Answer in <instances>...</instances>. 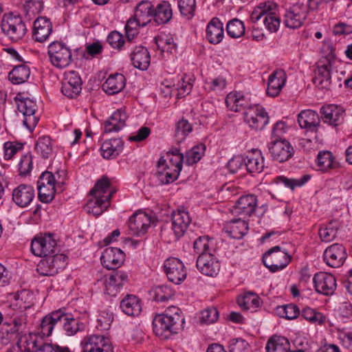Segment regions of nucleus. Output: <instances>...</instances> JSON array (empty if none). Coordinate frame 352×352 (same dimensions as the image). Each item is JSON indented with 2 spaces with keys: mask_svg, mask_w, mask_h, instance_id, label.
I'll return each mask as SVG.
<instances>
[{
  "mask_svg": "<svg viewBox=\"0 0 352 352\" xmlns=\"http://www.w3.org/2000/svg\"><path fill=\"white\" fill-rule=\"evenodd\" d=\"M85 325L72 314L66 312L65 308L53 311L45 315L41 320L39 329L43 336L49 337L54 331L63 332L65 335L74 336L78 331H84Z\"/></svg>",
  "mask_w": 352,
  "mask_h": 352,
  "instance_id": "1",
  "label": "nucleus"
},
{
  "mask_svg": "<svg viewBox=\"0 0 352 352\" xmlns=\"http://www.w3.org/2000/svg\"><path fill=\"white\" fill-rule=\"evenodd\" d=\"M109 188L110 182L108 177L102 176L89 192L92 198L88 201L85 206L89 213L99 216L107 210L110 205V200L115 192L114 190H109Z\"/></svg>",
  "mask_w": 352,
  "mask_h": 352,
  "instance_id": "2",
  "label": "nucleus"
},
{
  "mask_svg": "<svg viewBox=\"0 0 352 352\" xmlns=\"http://www.w3.org/2000/svg\"><path fill=\"white\" fill-rule=\"evenodd\" d=\"M174 310V313L168 309L165 314L156 315L153 320V332L161 339L167 340L184 328V318L179 314L178 309Z\"/></svg>",
  "mask_w": 352,
  "mask_h": 352,
  "instance_id": "3",
  "label": "nucleus"
},
{
  "mask_svg": "<svg viewBox=\"0 0 352 352\" xmlns=\"http://www.w3.org/2000/svg\"><path fill=\"white\" fill-rule=\"evenodd\" d=\"M3 32L13 42L21 40L26 34L27 28L19 16L4 14L1 23Z\"/></svg>",
  "mask_w": 352,
  "mask_h": 352,
  "instance_id": "4",
  "label": "nucleus"
},
{
  "mask_svg": "<svg viewBox=\"0 0 352 352\" xmlns=\"http://www.w3.org/2000/svg\"><path fill=\"white\" fill-rule=\"evenodd\" d=\"M14 100L16 103L17 109L21 112L24 119L23 125L30 131H32L38 122V118L35 116L37 110V105L34 100L29 98H23L18 94Z\"/></svg>",
  "mask_w": 352,
  "mask_h": 352,
  "instance_id": "5",
  "label": "nucleus"
},
{
  "mask_svg": "<svg viewBox=\"0 0 352 352\" xmlns=\"http://www.w3.org/2000/svg\"><path fill=\"white\" fill-rule=\"evenodd\" d=\"M291 261V256L278 245L268 250L263 256V262L272 272L284 269Z\"/></svg>",
  "mask_w": 352,
  "mask_h": 352,
  "instance_id": "6",
  "label": "nucleus"
},
{
  "mask_svg": "<svg viewBox=\"0 0 352 352\" xmlns=\"http://www.w3.org/2000/svg\"><path fill=\"white\" fill-rule=\"evenodd\" d=\"M48 55L52 64L58 68L68 66L72 60L70 49L63 43L54 41L48 46Z\"/></svg>",
  "mask_w": 352,
  "mask_h": 352,
  "instance_id": "7",
  "label": "nucleus"
},
{
  "mask_svg": "<svg viewBox=\"0 0 352 352\" xmlns=\"http://www.w3.org/2000/svg\"><path fill=\"white\" fill-rule=\"evenodd\" d=\"M27 349L30 352H72L67 346L57 343L45 342L42 338L36 334L25 335Z\"/></svg>",
  "mask_w": 352,
  "mask_h": 352,
  "instance_id": "8",
  "label": "nucleus"
},
{
  "mask_svg": "<svg viewBox=\"0 0 352 352\" xmlns=\"http://www.w3.org/2000/svg\"><path fill=\"white\" fill-rule=\"evenodd\" d=\"M335 55L331 52L327 56L320 60L315 70V77L313 79L316 86L321 89H329L331 85V65L334 61Z\"/></svg>",
  "mask_w": 352,
  "mask_h": 352,
  "instance_id": "9",
  "label": "nucleus"
},
{
  "mask_svg": "<svg viewBox=\"0 0 352 352\" xmlns=\"http://www.w3.org/2000/svg\"><path fill=\"white\" fill-rule=\"evenodd\" d=\"M82 352H113L109 339L102 334H93L81 342Z\"/></svg>",
  "mask_w": 352,
  "mask_h": 352,
  "instance_id": "10",
  "label": "nucleus"
},
{
  "mask_svg": "<svg viewBox=\"0 0 352 352\" xmlns=\"http://www.w3.org/2000/svg\"><path fill=\"white\" fill-rule=\"evenodd\" d=\"M56 241L52 238V235L37 236L34 238L31 243V251L37 256H46L55 254L57 251Z\"/></svg>",
  "mask_w": 352,
  "mask_h": 352,
  "instance_id": "11",
  "label": "nucleus"
},
{
  "mask_svg": "<svg viewBox=\"0 0 352 352\" xmlns=\"http://www.w3.org/2000/svg\"><path fill=\"white\" fill-rule=\"evenodd\" d=\"M243 117L250 127L255 130H262L269 122L267 113L263 107L257 104L247 109Z\"/></svg>",
  "mask_w": 352,
  "mask_h": 352,
  "instance_id": "12",
  "label": "nucleus"
},
{
  "mask_svg": "<svg viewBox=\"0 0 352 352\" xmlns=\"http://www.w3.org/2000/svg\"><path fill=\"white\" fill-rule=\"evenodd\" d=\"M272 158L278 162H284L290 159L294 153V148L285 139H275L268 144Z\"/></svg>",
  "mask_w": 352,
  "mask_h": 352,
  "instance_id": "13",
  "label": "nucleus"
},
{
  "mask_svg": "<svg viewBox=\"0 0 352 352\" xmlns=\"http://www.w3.org/2000/svg\"><path fill=\"white\" fill-rule=\"evenodd\" d=\"M82 81L79 74L71 70L65 73L61 91L69 98L77 97L82 90Z\"/></svg>",
  "mask_w": 352,
  "mask_h": 352,
  "instance_id": "14",
  "label": "nucleus"
},
{
  "mask_svg": "<svg viewBox=\"0 0 352 352\" xmlns=\"http://www.w3.org/2000/svg\"><path fill=\"white\" fill-rule=\"evenodd\" d=\"M164 271L169 281L179 285L186 278V271L184 263L177 258H170L165 261Z\"/></svg>",
  "mask_w": 352,
  "mask_h": 352,
  "instance_id": "15",
  "label": "nucleus"
},
{
  "mask_svg": "<svg viewBox=\"0 0 352 352\" xmlns=\"http://www.w3.org/2000/svg\"><path fill=\"white\" fill-rule=\"evenodd\" d=\"M191 222L189 213L184 207H179L172 213V230L177 240L183 236Z\"/></svg>",
  "mask_w": 352,
  "mask_h": 352,
  "instance_id": "16",
  "label": "nucleus"
},
{
  "mask_svg": "<svg viewBox=\"0 0 352 352\" xmlns=\"http://www.w3.org/2000/svg\"><path fill=\"white\" fill-rule=\"evenodd\" d=\"M316 291L325 296L332 295L336 289L335 276L325 272L316 273L313 278Z\"/></svg>",
  "mask_w": 352,
  "mask_h": 352,
  "instance_id": "17",
  "label": "nucleus"
},
{
  "mask_svg": "<svg viewBox=\"0 0 352 352\" xmlns=\"http://www.w3.org/2000/svg\"><path fill=\"white\" fill-rule=\"evenodd\" d=\"M181 170L179 166L177 168L168 165L164 157H161L157 162L156 175L162 184H168L178 178Z\"/></svg>",
  "mask_w": 352,
  "mask_h": 352,
  "instance_id": "18",
  "label": "nucleus"
},
{
  "mask_svg": "<svg viewBox=\"0 0 352 352\" xmlns=\"http://www.w3.org/2000/svg\"><path fill=\"white\" fill-rule=\"evenodd\" d=\"M346 255V250L342 244L334 243L324 250L323 258L329 266L339 267L343 265Z\"/></svg>",
  "mask_w": 352,
  "mask_h": 352,
  "instance_id": "19",
  "label": "nucleus"
},
{
  "mask_svg": "<svg viewBox=\"0 0 352 352\" xmlns=\"http://www.w3.org/2000/svg\"><path fill=\"white\" fill-rule=\"evenodd\" d=\"M151 217L146 213H134L129 219L128 226L131 234L140 236L144 235L151 226Z\"/></svg>",
  "mask_w": 352,
  "mask_h": 352,
  "instance_id": "20",
  "label": "nucleus"
},
{
  "mask_svg": "<svg viewBox=\"0 0 352 352\" xmlns=\"http://www.w3.org/2000/svg\"><path fill=\"white\" fill-rule=\"evenodd\" d=\"M12 201L20 208L28 206L34 200L35 190L34 188L28 184H20L12 190Z\"/></svg>",
  "mask_w": 352,
  "mask_h": 352,
  "instance_id": "21",
  "label": "nucleus"
},
{
  "mask_svg": "<svg viewBox=\"0 0 352 352\" xmlns=\"http://www.w3.org/2000/svg\"><path fill=\"white\" fill-rule=\"evenodd\" d=\"M124 253L119 248H107L101 256V263L108 270H115L124 263Z\"/></svg>",
  "mask_w": 352,
  "mask_h": 352,
  "instance_id": "22",
  "label": "nucleus"
},
{
  "mask_svg": "<svg viewBox=\"0 0 352 352\" xmlns=\"http://www.w3.org/2000/svg\"><path fill=\"white\" fill-rule=\"evenodd\" d=\"M320 113V120L332 126H339L344 121V110L334 104L322 107Z\"/></svg>",
  "mask_w": 352,
  "mask_h": 352,
  "instance_id": "23",
  "label": "nucleus"
},
{
  "mask_svg": "<svg viewBox=\"0 0 352 352\" xmlns=\"http://www.w3.org/2000/svg\"><path fill=\"white\" fill-rule=\"evenodd\" d=\"M198 270L208 276H216L220 270L219 261L212 254H201L197 259L196 263Z\"/></svg>",
  "mask_w": 352,
  "mask_h": 352,
  "instance_id": "24",
  "label": "nucleus"
},
{
  "mask_svg": "<svg viewBox=\"0 0 352 352\" xmlns=\"http://www.w3.org/2000/svg\"><path fill=\"white\" fill-rule=\"evenodd\" d=\"M297 120L300 128L309 132L316 133L320 124V116L311 109L301 111L298 115Z\"/></svg>",
  "mask_w": 352,
  "mask_h": 352,
  "instance_id": "25",
  "label": "nucleus"
},
{
  "mask_svg": "<svg viewBox=\"0 0 352 352\" xmlns=\"http://www.w3.org/2000/svg\"><path fill=\"white\" fill-rule=\"evenodd\" d=\"M257 198L254 195L241 196L236 203L234 212L243 218L250 217L255 212Z\"/></svg>",
  "mask_w": 352,
  "mask_h": 352,
  "instance_id": "26",
  "label": "nucleus"
},
{
  "mask_svg": "<svg viewBox=\"0 0 352 352\" xmlns=\"http://www.w3.org/2000/svg\"><path fill=\"white\" fill-rule=\"evenodd\" d=\"M52 32V24L45 16L38 17L34 23L33 38L38 42L45 41Z\"/></svg>",
  "mask_w": 352,
  "mask_h": 352,
  "instance_id": "27",
  "label": "nucleus"
},
{
  "mask_svg": "<svg viewBox=\"0 0 352 352\" xmlns=\"http://www.w3.org/2000/svg\"><path fill=\"white\" fill-rule=\"evenodd\" d=\"M129 280L128 274L123 271L113 272L105 280L106 292L108 294L115 296L120 289Z\"/></svg>",
  "mask_w": 352,
  "mask_h": 352,
  "instance_id": "28",
  "label": "nucleus"
},
{
  "mask_svg": "<svg viewBox=\"0 0 352 352\" xmlns=\"http://www.w3.org/2000/svg\"><path fill=\"white\" fill-rule=\"evenodd\" d=\"M245 168L250 173H260L265 167L264 157L261 151L253 149L244 156Z\"/></svg>",
  "mask_w": 352,
  "mask_h": 352,
  "instance_id": "29",
  "label": "nucleus"
},
{
  "mask_svg": "<svg viewBox=\"0 0 352 352\" xmlns=\"http://www.w3.org/2000/svg\"><path fill=\"white\" fill-rule=\"evenodd\" d=\"M307 17V14L300 12L299 7L296 5L285 10L283 22L285 25L290 29L300 28Z\"/></svg>",
  "mask_w": 352,
  "mask_h": 352,
  "instance_id": "30",
  "label": "nucleus"
},
{
  "mask_svg": "<svg viewBox=\"0 0 352 352\" xmlns=\"http://www.w3.org/2000/svg\"><path fill=\"white\" fill-rule=\"evenodd\" d=\"M286 74L283 69L272 73L268 79L267 94L272 97L278 95L286 82Z\"/></svg>",
  "mask_w": 352,
  "mask_h": 352,
  "instance_id": "31",
  "label": "nucleus"
},
{
  "mask_svg": "<svg viewBox=\"0 0 352 352\" xmlns=\"http://www.w3.org/2000/svg\"><path fill=\"white\" fill-rule=\"evenodd\" d=\"M132 65L140 70H146L151 63L148 50L142 45L136 46L131 54Z\"/></svg>",
  "mask_w": 352,
  "mask_h": 352,
  "instance_id": "32",
  "label": "nucleus"
},
{
  "mask_svg": "<svg viewBox=\"0 0 352 352\" xmlns=\"http://www.w3.org/2000/svg\"><path fill=\"white\" fill-rule=\"evenodd\" d=\"M120 307L126 315L135 317L142 311L141 300L135 295L128 294L120 301Z\"/></svg>",
  "mask_w": 352,
  "mask_h": 352,
  "instance_id": "33",
  "label": "nucleus"
},
{
  "mask_svg": "<svg viewBox=\"0 0 352 352\" xmlns=\"http://www.w3.org/2000/svg\"><path fill=\"white\" fill-rule=\"evenodd\" d=\"M226 104L230 110L236 112L240 111L245 112L250 107H253L243 94L236 91L230 92L227 95Z\"/></svg>",
  "mask_w": 352,
  "mask_h": 352,
  "instance_id": "34",
  "label": "nucleus"
},
{
  "mask_svg": "<svg viewBox=\"0 0 352 352\" xmlns=\"http://www.w3.org/2000/svg\"><path fill=\"white\" fill-rule=\"evenodd\" d=\"M224 35L223 23L217 17L212 18L206 28V38L214 45L219 44Z\"/></svg>",
  "mask_w": 352,
  "mask_h": 352,
  "instance_id": "35",
  "label": "nucleus"
},
{
  "mask_svg": "<svg viewBox=\"0 0 352 352\" xmlns=\"http://www.w3.org/2000/svg\"><path fill=\"white\" fill-rule=\"evenodd\" d=\"M126 78L124 75L116 73L110 75L102 84V88L109 95H114L121 91L125 87Z\"/></svg>",
  "mask_w": 352,
  "mask_h": 352,
  "instance_id": "36",
  "label": "nucleus"
},
{
  "mask_svg": "<svg viewBox=\"0 0 352 352\" xmlns=\"http://www.w3.org/2000/svg\"><path fill=\"white\" fill-rule=\"evenodd\" d=\"M123 146L120 138L105 140L100 147L101 155L107 160L116 158L122 152Z\"/></svg>",
  "mask_w": 352,
  "mask_h": 352,
  "instance_id": "37",
  "label": "nucleus"
},
{
  "mask_svg": "<svg viewBox=\"0 0 352 352\" xmlns=\"http://www.w3.org/2000/svg\"><path fill=\"white\" fill-rule=\"evenodd\" d=\"M128 116L124 110L116 111L104 123V132H117L125 126Z\"/></svg>",
  "mask_w": 352,
  "mask_h": 352,
  "instance_id": "38",
  "label": "nucleus"
},
{
  "mask_svg": "<svg viewBox=\"0 0 352 352\" xmlns=\"http://www.w3.org/2000/svg\"><path fill=\"white\" fill-rule=\"evenodd\" d=\"M135 17L138 19V23H142V27L146 25L153 18V7L148 1H142L136 6Z\"/></svg>",
  "mask_w": 352,
  "mask_h": 352,
  "instance_id": "39",
  "label": "nucleus"
},
{
  "mask_svg": "<svg viewBox=\"0 0 352 352\" xmlns=\"http://www.w3.org/2000/svg\"><path fill=\"white\" fill-rule=\"evenodd\" d=\"M226 232L233 239H241L248 230V223L241 218L230 221L225 228Z\"/></svg>",
  "mask_w": 352,
  "mask_h": 352,
  "instance_id": "40",
  "label": "nucleus"
},
{
  "mask_svg": "<svg viewBox=\"0 0 352 352\" xmlns=\"http://www.w3.org/2000/svg\"><path fill=\"white\" fill-rule=\"evenodd\" d=\"M290 346L287 338L274 335L267 341L265 349L267 352H289Z\"/></svg>",
  "mask_w": 352,
  "mask_h": 352,
  "instance_id": "41",
  "label": "nucleus"
},
{
  "mask_svg": "<svg viewBox=\"0 0 352 352\" xmlns=\"http://www.w3.org/2000/svg\"><path fill=\"white\" fill-rule=\"evenodd\" d=\"M172 16V8L168 1H164L158 4L155 10L153 9V19L158 25L168 23Z\"/></svg>",
  "mask_w": 352,
  "mask_h": 352,
  "instance_id": "42",
  "label": "nucleus"
},
{
  "mask_svg": "<svg viewBox=\"0 0 352 352\" xmlns=\"http://www.w3.org/2000/svg\"><path fill=\"white\" fill-rule=\"evenodd\" d=\"M237 303L243 310L254 312L260 306V298L255 293L248 292L237 298Z\"/></svg>",
  "mask_w": 352,
  "mask_h": 352,
  "instance_id": "43",
  "label": "nucleus"
},
{
  "mask_svg": "<svg viewBox=\"0 0 352 352\" xmlns=\"http://www.w3.org/2000/svg\"><path fill=\"white\" fill-rule=\"evenodd\" d=\"M30 75V69L27 65L22 64L15 66L8 74V78L14 85L22 84L28 80Z\"/></svg>",
  "mask_w": 352,
  "mask_h": 352,
  "instance_id": "44",
  "label": "nucleus"
},
{
  "mask_svg": "<svg viewBox=\"0 0 352 352\" xmlns=\"http://www.w3.org/2000/svg\"><path fill=\"white\" fill-rule=\"evenodd\" d=\"M330 151H320L317 156V166L321 171L326 172L336 166V162Z\"/></svg>",
  "mask_w": 352,
  "mask_h": 352,
  "instance_id": "45",
  "label": "nucleus"
},
{
  "mask_svg": "<svg viewBox=\"0 0 352 352\" xmlns=\"http://www.w3.org/2000/svg\"><path fill=\"white\" fill-rule=\"evenodd\" d=\"M35 150L43 158H49L53 152L51 138L49 136L40 137L36 144Z\"/></svg>",
  "mask_w": 352,
  "mask_h": 352,
  "instance_id": "46",
  "label": "nucleus"
},
{
  "mask_svg": "<svg viewBox=\"0 0 352 352\" xmlns=\"http://www.w3.org/2000/svg\"><path fill=\"white\" fill-rule=\"evenodd\" d=\"M275 311L277 316L287 320L295 319L300 314L298 307L294 304L278 306L276 308Z\"/></svg>",
  "mask_w": 352,
  "mask_h": 352,
  "instance_id": "47",
  "label": "nucleus"
},
{
  "mask_svg": "<svg viewBox=\"0 0 352 352\" xmlns=\"http://www.w3.org/2000/svg\"><path fill=\"white\" fill-rule=\"evenodd\" d=\"M206 147L204 144H199L193 146L190 150L188 151L184 155L186 164L192 166L197 163L204 154Z\"/></svg>",
  "mask_w": 352,
  "mask_h": 352,
  "instance_id": "48",
  "label": "nucleus"
},
{
  "mask_svg": "<svg viewBox=\"0 0 352 352\" xmlns=\"http://www.w3.org/2000/svg\"><path fill=\"white\" fill-rule=\"evenodd\" d=\"M151 295L157 302H165L169 300L172 296V289L166 285H158L152 289Z\"/></svg>",
  "mask_w": 352,
  "mask_h": 352,
  "instance_id": "49",
  "label": "nucleus"
},
{
  "mask_svg": "<svg viewBox=\"0 0 352 352\" xmlns=\"http://www.w3.org/2000/svg\"><path fill=\"white\" fill-rule=\"evenodd\" d=\"M228 34L232 38H239L245 33V25L242 21L234 19L230 21L226 25Z\"/></svg>",
  "mask_w": 352,
  "mask_h": 352,
  "instance_id": "50",
  "label": "nucleus"
},
{
  "mask_svg": "<svg viewBox=\"0 0 352 352\" xmlns=\"http://www.w3.org/2000/svg\"><path fill=\"white\" fill-rule=\"evenodd\" d=\"M337 234V223L331 221L327 225L322 226L319 230V236L324 242H330Z\"/></svg>",
  "mask_w": 352,
  "mask_h": 352,
  "instance_id": "51",
  "label": "nucleus"
},
{
  "mask_svg": "<svg viewBox=\"0 0 352 352\" xmlns=\"http://www.w3.org/2000/svg\"><path fill=\"white\" fill-rule=\"evenodd\" d=\"M192 131V124L186 119L182 118L176 124L175 135L177 141L184 140L187 135Z\"/></svg>",
  "mask_w": 352,
  "mask_h": 352,
  "instance_id": "52",
  "label": "nucleus"
},
{
  "mask_svg": "<svg viewBox=\"0 0 352 352\" xmlns=\"http://www.w3.org/2000/svg\"><path fill=\"white\" fill-rule=\"evenodd\" d=\"M177 6L181 14L187 19H191L195 15V0H177Z\"/></svg>",
  "mask_w": 352,
  "mask_h": 352,
  "instance_id": "53",
  "label": "nucleus"
},
{
  "mask_svg": "<svg viewBox=\"0 0 352 352\" xmlns=\"http://www.w3.org/2000/svg\"><path fill=\"white\" fill-rule=\"evenodd\" d=\"M157 45L162 52H167L170 54L177 51V44L171 36L164 35L157 39Z\"/></svg>",
  "mask_w": 352,
  "mask_h": 352,
  "instance_id": "54",
  "label": "nucleus"
},
{
  "mask_svg": "<svg viewBox=\"0 0 352 352\" xmlns=\"http://www.w3.org/2000/svg\"><path fill=\"white\" fill-rule=\"evenodd\" d=\"M310 179L309 175H305L300 179H289L284 176H279L276 177V182L281 183L285 186L294 190L297 186H302Z\"/></svg>",
  "mask_w": 352,
  "mask_h": 352,
  "instance_id": "55",
  "label": "nucleus"
},
{
  "mask_svg": "<svg viewBox=\"0 0 352 352\" xmlns=\"http://www.w3.org/2000/svg\"><path fill=\"white\" fill-rule=\"evenodd\" d=\"M16 329L12 324L3 323L0 326V344H8L15 336Z\"/></svg>",
  "mask_w": 352,
  "mask_h": 352,
  "instance_id": "56",
  "label": "nucleus"
},
{
  "mask_svg": "<svg viewBox=\"0 0 352 352\" xmlns=\"http://www.w3.org/2000/svg\"><path fill=\"white\" fill-rule=\"evenodd\" d=\"M301 316L306 320L311 323H318L321 324L325 321V317L322 314L317 312L309 307L304 308L302 311Z\"/></svg>",
  "mask_w": 352,
  "mask_h": 352,
  "instance_id": "57",
  "label": "nucleus"
},
{
  "mask_svg": "<svg viewBox=\"0 0 352 352\" xmlns=\"http://www.w3.org/2000/svg\"><path fill=\"white\" fill-rule=\"evenodd\" d=\"M48 259L52 261V270H54V275L63 270L67 265V257L63 254L56 253L54 255H49Z\"/></svg>",
  "mask_w": 352,
  "mask_h": 352,
  "instance_id": "58",
  "label": "nucleus"
},
{
  "mask_svg": "<svg viewBox=\"0 0 352 352\" xmlns=\"http://www.w3.org/2000/svg\"><path fill=\"white\" fill-rule=\"evenodd\" d=\"M38 191V199L39 200L45 204L51 202L54 198L56 193L55 186H37Z\"/></svg>",
  "mask_w": 352,
  "mask_h": 352,
  "instance_id": "59",
  "label": "nucleus"
},
{
  "mask_svg": "<svg viewBox=\"0 0 352 352\" xmlns=\"http://www.w3.org/2000/svg\"><path fill=\"white\" fill-rule=\"evenodd\" d=\"M23 144L16 142H6L3 144L4 159L9 160L23 149Z\"/></svg>",
  "mask_w": 352,
  "mask_h": 352,
  "instance_id": "60",
  "label": "nucleus"
},
{
  "mask_svg": "<svg viewBox=\"0 0 352 352\" xmlns=\"http://www.w3.org/2000/svg\"><path fill=\"white\" fill-rule=\"evenodd\" d=\"M43 8V4L38 0L27 1L24 5V12L29 17L35 16L41 12Z\"/></svg>",
  "mask_w": 352,
  "mask_h": 352,
  "instance_id": "61",
  "label": "nucleus"
},
{
  "mask_svg": "<svg viewBox=\"0 0 352 352\" xmlns=\"http://www.w3.org/2000/svg\"><path fill=\"white\" fill-rule=\"evenodd\" d=\"M113 316L111 314L102 312L97 318L96 329L100 331H104L109 329L113 322Z\"/></svg>",
  "mask_w": 352,
  "mask_h": 352,
  "instance_id": "62",
  "label": "nucleus"
},
{
  "mask_svg": "<svg viewBox=\"0 0 352 352\" xmlns=\"http://www.w3.org/2000/svg\"><path fill=\"white\" fill-rule=\"evenodd\" d=\"M219 318V311L217 308L212 307L201 311L200 320L203 323L211 324L215 322Z\"/></svg>",
  "mask_w": 352,
  "mask_h": 352,
  "instance_id": "63",
  "label": "nucleus"
},
{
  "mask_svg": "<svg viewBox=\"0 0 352 352\" xmlns=\"http://www.w3.org/2000/svg\"><path fill=\"white\" fill-rule=\"evenodd\" d=\"M107 42L113 48L120 50L122 49L125 41L120 32L112 31L107 36Z\"/></svg>",
  "mask_w": 352,
  "mask_h": 352,
  "instance_id": "64",
  "label": "nucleus"
}]
</instances>
